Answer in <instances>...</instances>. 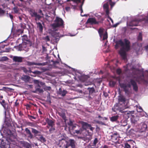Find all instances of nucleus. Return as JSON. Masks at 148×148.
I'll use <instances>...</instances> for the list:
<instances>
[{
	"label": "nucleus",
	"mask_w": 148,
	"mask_h": 148,
	"mask_svg": "<svg viewBox=\"0 0 148 148\" xmlns=\"http://www.w3.org/2000/svg\"><path fill=\"white\" fill-rule=\"evenodd\" d=\"M124 43L122 40H120L115 42V48L118 49L119 45L122 47L121 48L119 53L123 60H125L126 58V51H128L130 49V42L127 39L125 38L124 40Z\"/></svg>",
	"instance_id": "nucleus-1"
},
{
	"label": "nucleus",
	"mask_w": 148,
	"mask_h": 148,
	"mask_svg": "<svg viewBox=\"0 0 148 148\" xmlns=\"http://www.w3.org/2000/svg\"><path fill=\"white\" fill-rule=\"evenodd\" d=\"M132 85L133 87V90L135 91H137L138 90V87L135 81L132 79H131L130 81L126 84L124 83H121L120 84L121 87L123 89L124 92L125 93L128 94L130 91L129 89L127 88H130Z\"/></svg>",
	"instance_id": "nucleus-2"
},
{
	"label": "nucleus",
	"mask_w": 148,
	"mask_h": 148,
	"mask_svg": "<svg viewBox=\"0 0 148 148\" xmlns=\"http://www.w3.org/2000/svg\"><path fill=\"white\" fill-rule=\"evenodd\" d=\"M126 100L125 97L123 95H120L118 96V103L115 104L114 106V111H117V110L116 109V107L119 109L120 108H123L124 106H127L125 105Z\"/></svg>",
	"instance_id": "nucleus-3"
},
{
	"label": "nucleus",
	"mask_w": 148,
	"mask_h": 148,
	"mask_svg": "<svg viewBox=\"0 0 148 148\" xmlns=\"http://www.w3.org/2000/svg\"><path fill=\"white\" fill-rule=\"evenodd\" d=\"M116 109L117 110V111H119L122 113H124L123 116L126 119H128L129 118L130 115H131V112L127 111L126 110V109L128 108V106H124L123 108H120L119 109L118 108H116Z\"/></svg>",
	"instance_id": "nucleus-4"
},
{
	"label": "nucleus",
	"mask_w": 148,
	"mask_h": 148,
	"mask_svg": "<svg viewBox=\"0 0 148 148\" xmlns=\"http://www.w3.org/2000/svg\"><path fill=\"white\" fill-rule=\"evenodd\" d=\"M54 21L55 23L52 25V26L53 29H55L56 28L59 27L64 25V21L63 20L58 17L57 16L56 17Z\"/></svg>",
	"instance_id": "nucleus-5"
},
{
	"label": "nucleus",
	"mask_w": 148,
	"mask_h": 148,
	"mask_svg": "<svg viewBox=\"0 0 148 148\" xmlns=\"http://www.w3.org/2000/svg\"><path fill=\"white\" fill-rule=\"evenodd\" d=\"M75 141L74 140L70 139L67 141V144L64 145V148H68L71 146V148H76L75 145Z\"/></svg>",
	"instance_id": "nucleus-6"
},
{
	"label": "nucleus",
	"mask_w": 148,
	"mask_h": 148,
	"mask_svg": "<svg viewBox=\"0 0 148 148\" xmlns=\"http://www.w3.org/2000/svg\"><path fill=\"white\" fill-rule=\"evenodd\" d=\"M85 0H71L72 1H73L74 2L77 3L78 4L79 3H81V5L79 6V8L81 11V16H86L87 15L86 14H84V15H82V14L83 12V10L82 9V6L84 4V1Z\"/></svg>",
	"instance_id": "nucleus-7"
},
{
	"label": "nucleus",
	"mask_w": 148,
	"mask_h": 148,
	"mask_svg": "<svg viewBox=\"0 0 148 148\" xmlns=\"http://www.w3.org/2000/svg\"><path fill=\"white\" fill-rule=\"evenodd\" d=\"M86 23L89 24L91 25H98L99 24V22L95 17L89 18L88 19Z\"/></svg>",
	"instance_id": "nucleus-8"
},
{
	"label": "nucleus",
	"mask_w": 148,
	"mask_h": 148,
	"mask_svg": "<svg viewBox=\"0 0 148 148\" xmlns=\"http://www.w3.org/2000/svg\"><path fill=\"white\" fill-rule=\"evenodd\" d=\"M30 13L32 17H35V20L36 21H37V19L39 20L41 17L39 15L37 14V12L32 10H30Z\"/></svg>",
	"instance_id": "nucleus-9"
},
{
	"label": "nucleus",
	"mask_w": 148,
	"mask_h": 148,
	"mask_svg": "<svg viewBox=\"0 0 148 148\" xmlns=\"http://www.w3.org/2000/svg\"><path fill=\"white\" fill-rule=\"evenodd\" d=\"M119 134L116 132L113 133L112 135H111V139L113 142H116L118 141L119 139Z\"/></svg>",
	"instance_id": "nucleus-10"
},
{
	"label": "nucleus",
	"mask_w": 148,
	"mask_h": 148,
	"mask_svg": "<svg viewBox=\"0 0 148 148\" xmlns=\"http://www.w3.org/2000/svg\"><path fill=\"white\" fill-rule=\"evenodd\" d=\"M59 115L62 117V118L64 120V122L62 121V122L63 123L62 125H61V127H65L66 126V116L65 114L64 113L62 112H59Z\"/></svg>",
	"instance_id": "nucleus-11"
},
{
	"label": "nucleus",
	"mask_w": 148,
	"mask_h": 148,
	"mask_svg": "<svg viewBox=\"0 0 148 148\" xmlns=\"http://www.w3.org/2000/svg\"><path fill=\"white\" fill-rule=\"evenodd\" d=\"M103 8L106 12V15L108 16L109 14V5L108 3L104 4Z\"/></svg>",
	"instance_id": "nucleus-12"
},
{
	"label": "nucleus",
	"mask_w": 148,
	"mask_h": 148,
	"mask_svg": "<svg viewBox=\"0 0 148 148\" xmlns=\"http://www.w3.org/2000/svg\"><path fill=\"white\" fill-rule=\"evenodd\" d=\"M27 65L29 66H31L32 65H36L38 66H45L46 65L47 62L40 63H35L34 62H27Z\"/></svg>",
	"instance_id": "nucleus-13"
},
{
	"label": "nucleus",
	"mask_w": 148,
	"mask_h": 148,
	"mask_svg": "<svg viewBox=\"0 0 148 148\" xmlns=\"http://www.w3.org/2000/svg\"><path fill=\"white\" fill-rule=\"evenodd\" d=\"M23 58L20 56H14L13 58V61L19 63L22 62L23 61Z\"/></svg>",
	"instance_id": "nucleus-14"
},
{
	"label": "nucleus",
	"mask_w": 148,
	"mask_h": 148,
	"mask_svg": "<svg viewBox=\"0 0 148 148\" xmlns=\"http://www.w3.org/2000/svg\"><path fill=\"white\" fill-rule=\"evenodd\" d=\"M25 131L26 133L27 137L29 138L32 139L34 138L33 135L31 132L30 130L28 128L25 129Z\"/></svg>",
	"instance_id": "nucleus-15"
},
{
	"label": "nucleus",
	"mask_w": 148,
	"mask_h": 148,
	"mask_svg": "<svg viewBox=\"0 0 148 148\" xmlns=\"http://www.w3.org/2000/svg\"><path fill=\"white\" fill-rule=\"evenodd\" d=\"M82 127L81 128L83 131H86L89 127H90V124H89L87 123L82 122Z\"/></svg>",
	"instance_id": "nucleus-16"
},
{
	"label": "nucleus",
	"mask_w": 148,
	"mask_h": 148,
	"mask_svg": "<svg viewBox=\"0 0 148 148\" xmlns=\"http://www.w3.org/2000/svg\"><path fill=\"white\" fill-rule=\"evenodd\" d=\"M67 141L65 140L64 138H62L61 140H59V143L60 145V146H63L64 147V145H65L67 144Z\"/></svg>",
	"instance_id": "nucleus-17"
},
{
	"label": "nucleus",
	"mask_w": 148,
	"mask_h": 148,
	"mask_svg": "<svg viewBox=\"0 0 148 148\" xmlns=\"http://www.w3.org/2000/svg\"><path fill=\"white\" fill-rule=\"evenodd\" d=\"M36 87L37 88H36L35 90L33 91V92L34 93H37L38 92L40 93L43 92V90L42 89L40 88V86L39 84L37 85Z\"/></svg>",
	"instance_id": "nucleus-18"
},
{
	"label": "nucleus",
	"mask_w": 148,
	"mask_h": 148,
	"mask_svg": "<svg viewBox=\"0 0 148 148\" xmlns=\"http://www.w3.org/2000/svg\"><path fill=\"white\" fill-rule=\"evenodd\" d=\"M78 128H79V130H74V133H76L77 134H83L84 132V131L81 127L79 126Z\"/></svg>",
	"instance_id": "nucleus-19"
},
{
	"label": "nucleus",
	"mask_w": 148,
	"mask_h": 148,
	"mask_svg": "<svg viewBox=\"0 0 148 148\" xmlns=\"http://www.w3.org/2000/svg\"><path fill=\"white\" fill-rule=\"evenodd\" d=\"M68 125L70 126H72V129L73 130H75V128L77 127H79V126L77 125H73V122L71 120H69V121L68 123Z\"/></svg>",
	"instance_id": "nucleus-20"
},
{
	"label": "nucleus",
	"mask_w": 148,
	"mask_h": 148,
	"mask_svg": "<svg viewBox=\"0 0 148 148\" xmlns=\"http://www.w3.org/2000/svg\"><path fill=\"white\" fill-rule=\"evenodd\" d=\"M59 94L60 95L62 96H64L67 93V91L64 90H63L62 91V89L61 88H60L59 89Z\"/></svg>",
	"instance_id": "nucleus-21"
},
{
	"label": "nucleus",
	"mask_w": 148,
	"mask_h": 148,
	"mask_svg": "<svg viewBox=\"0 0 148 148\" xmlns=\"http://www.w3.org/2000/svg\"><path fill=\"white\" fill-rule=\"evenodd\" d=\"M95 16L99 20V21H98V22H99V23H103V22L104 20V18H103L101 16L99 15H95Z\"/></svg>",
	"instance_id": "nucleus-22"
},
{
	"label": "nucleus",
	"mask_w": 148,
	"mask_h": 148,
	"mask_svg": "<svg viewBox=\"0 0 148 148\" xmlns=\"http://www.w3.org/2000/svg\"><path fill=\"white\" fill-rule=\"evenodd\" d=\"M119 118V116L118 115L113 116L110 118V121L112 122H114L116 121Z\"/></svg>",
	"instance_id": "nucleus-23"
},
{
	"label": "nucleus",
	"mask_w": 148,
	"mask_h": 148,
	"mask_svg": "<svg viewBox=\"0 0 148 148\" xmlns=\"http://www.w3.org/2000/svg\"><path fill=\"white\" fill-rule=\"evenodd\" d=\"M37 27L39 28V31L40 32H42L43 29V27L40 22L36 23Z\"/></svg>",
	"instance_id": "nucleus-24"
},
{
	"label": "nucleus",
	"mask_w": 148,
	"mask_h": 148,
	"mask_svg": "<svg viewBox=\"0 0 148 148\" xmlns=\"http://www.w3.org/2000/svg\"><path fill=\"white\" fill-rule=\"evenodd\" d=\"M20 26L21 28V29H18V32H20L21 34L23 33V29L25 28V26L24 25L22 24V23H21L20 24Z\"/></svg>",
	"instance_id": "nucleus-25"
},
{
	"label": "nucleus",
	"mask_w": 148,
	"mask_h": 148,
	"mask_svg": "<svg viewBox=\"0 0 148 148\" xmlns=\"http://www.w3.org/2000/svg\"><path fill=\"white\" fill-rule=\"evenodd\" d=\"M46 122L49 126L52 127L54 125V122L51 120L48 119L46 120Z\"/></svg>",
	"instance_id": "nucleus-26"
},
{
	"label": "nucleus",
	"mask_w": 148,
	"mask_h": 148,
	"mask_svg": "<svg viewBox=\"0 0 148 148\" xmlns=\"http://www.w3.org/2000/svg\"><path fill=\"white\" fill-rule=\"evenodd\" d=\"M31 129L32 132L34 134V135L35 136H36L37 134L39 133V131L34 128H31Z\"/></svg>",
	"instance_id": "nucleus-27"
},
{
	"label": "nucleus",
	"mask_w": 148,
	"mask_h": 148,
	"mask_svg": "<svg viewBox=\"0 0 148 148\" xmlns=\"http://www.w3.org/2000/svg\"><path fill=\"white\" fill-rule=\"evenodd\" d=\"M87 90H89L90 94H92L95 91V90L93 87L92 88L88 87L87 88Z\"/></svg>",
	"instance_id": "nucleus-28"
},
{
	"label": "nucleus",
	"mask_w": 148,
	"mask_h": 148,
	"mask_svg": "<svg viewBox=\"0 0 148 148\" xmlns=\"http://www.w3.org/2000/svg\"><path fill=\"white\" fill-rule=\"evenodd\" d=\"M1 104L5 108H6L8 107V104L5 103L4 100H3L1 102Z\"/></svg>",
	"instance_id": "nucleus-29"
},
{
	"label": "nucleus",
	"mask_w": 148,
	"mask_h": 148,
	"mask_svg": "<svg viewBox=\"0 0 148 148\" xmlns=\"http://www.w3.org/2000/svg\"><path fill=\"white\" fill-rule=\"evenodd\" d=\"M121 125L123 126H126L127 124V122L126 120H122L121 121Z\"/></svg>",
	"instance_id": "nucleus-30"
},
{
	"label": "nucleus",
	"mask_w": 148,
	"mask_h": 148,
	"mask_svg": "<svg viewBox=\"0 0 148 148\" xmlns=\"http://www.w3.org/2000/svg\"><path fill=\"white\" fill-rule=\"evenodd\" d=\"M30 77L27 75H25L23 77V79L25 81H28L29 80Z\"/></svg>",
	"instance_id": "nucleus-31"
},
{
	"label": "nucleus",
	"mask_w": 148,
	"mask_h": 148,
	"mask_svg": "<svg viewBox=\"0 0 148 148\" xmlns=\"http://www.w3.org/2000/svg\"><path fill=\"white\" fill-rule=\"evenodd\" d=\"M23 145V146L26 148H29L30 147V144L27 142H24Z\"/></svg>",
	"instance_id": "nucleus-32"
},
{
	"label": "nucleus",
	"mask_w": 148,
	"mask_h": 148,
	"mask_svg": "<svg viewBox=\"0 0 148 148\" xmlns=\"http://www.w3.org/2000/svg\"><path fill=\"white\" fill-rule=\"evenodd\" d=\"M25 45L24 44H20L18 46L19 50L21 51L24 50V47Z\"/></svg>",
	"instance_id": "nucleus-33"
},
{
	"label": "nucleus",
	"mask_w": 148,
	"mask_h": 148,
	"mask_svg": "<svg viewBox=\"0 0 148 148\" xmlns=\"http://www.w3.org/2000/svg\"><path fill=\"white\" fill-rule=\"evenodd\" d=\"M38 139L42 142H45L46 141L45 138L42 135L39 137Z\"/></svg>",
	"instance_id": "nucleus-34"
},
{
	"label": "nucleus",
	"mask_w": 148,
	"mask_h": 148,
	"mask_svg": "<svg viewBox=\"0 0 148 148\" xmlns=\"http://www.w3.org/2000/svg\"><path fill=\"white\" fill-rule=\"evenodd\" d=\"M109 3V4L110 5L111 8L114 6L115 4V2H112V0H107Z\"/></svg>",
	"instance_id": "nucleus-35"
},
{
	"label": "nucleus",
	"mask_w": 148,
	"mask_h": 148,
	"mask_svg": "<svg viewBox=\"0 0 148 148\" xmlns=\"http://www.w3.org/2000/svg\"><path fill=\"white\" fill-rule=\"evenodd\" d=\"M142 127H141V129L143 130L144 131L146 130L147 128V125L144 123H143L142 124Z\"/></svg>",
	"instance_id": "nucleus-36"
},
{
	"label": "nucleus",
	"mask_w": 148,
	"mask_h": 148,
	"mask_svg": "<svg viewBox=\"0 0 148 148\" xmlns=\"http://www.w3.org/2000/svg\"><path fill=\"white\" fill-rule=\"evenodd\" d=\"M104 29L101 28H100L98 31L99 34L100 36H101L103 34Z\"/></svg>",
	"instance_id": "nucleus-37"
},
{
	"label": "nucleus",
	"mask_w": 148,
	"mask_h": 148,
	"mask_svg": "<svg viewBox=\"0 0 148 148\" xmlns=\"http://www.w3.org/2000/svg\"><path fill=\"white\" fill-rule=\"evenodd\" d=\"M124 148H131V146L128 143H124Z\"/></svg>",
	"instance_id": "nucleus-38"
},
{
	"label": "nucleus",
	"mask_w": 148,
	"mask_h": 148,
	"mask_svg": "<svg viewBox=\"0 0 148 148\" xmlns=\"http://www.w3.org/2000/svg\"><path fill=\"white\" fill-rule=\"evenodd\" d=\"M43 39L46 42L49 41L50 40L49 37L48 36H47L43 38Z\"/></svg>",
	"instance_id": "nucleus-39"
},
{
	"label": "nucleus",
	"mask_w": 148,
	"mask_h": 148,
	"mask_svg": "<svg viewBox=\"0 0 148 148\" xmlns=\"http://www.w3.org/2000/svg\"><path fill=\"white\" fill-rule=\"evenodd\" d=\"M108 38V35L107 32H106L103 36V40H104Z\"/></svg>",
	"instance_id": "nucleus-40"
},
{
	"label": "nucleus",
	"mask_w": 148,
	"mask_h": 148,
	"mask_svg": "<svg viewBox=\"0 0 148 148\" xmlns=\"http://www.w3.org/2000/svg\"><path fill=\"white\" fill-rule=\"evenodd\" d=\"M98 142V139L97 138H95L94 140L93 143V146H95L96 144Z\"/></svg>",
	"instance_id": "nucleus-41"
},
{
	"label": "nucleus",
	"mask_w": 148,
	"mask_h": 148,
	"mask_svg": "<svg viewBox=\"0 0 148 148\" xmlns=\"http://www.w3.org/2000/svg\"><path fill=\"white\" fill-rule=\"evenodd\" d=\"M13 10L15 13H17L18 12V8L16 7H14L13 8Z\"/></svg>",
	"instance_id": "nucleus-42"
},
{
	"label": "nucleus",
	"mask_w": 148,
	"mask_h": 148,
	"mask_svg": "<svg viewBox=\"0 0 148 148\" xmlns=\"http://www.w3.org/2000/svg\"><path fill=\"white\" fill-rule=\"evenodd\" d=\"M51 128L49 130V132L50 133H52L55 130V128L52 127H51Z\"/></svg>",
	"instance_id": "nucleus-43"
},
{
	"label": "nucleus",
	"mask_w": 148,
	"mask_h": 148,
	"mask_svg": "<svg viewBox=\"0 0 148 148\" xmlns=\"http://www.w3.org/2000/svg\"><path fill=\"white\" fill-rule=\"evenodd\" d=\"M116 72L119 75L121 73V70L120 69H118L116 70Z\"/></svg>",
	"instance_id": "nucleus-44"
},
{
	"label": "nucleus",
	"mask_w": 148,
	"mask_h": 148,
	"mask_svg": "<svg viewBox=\"0 0 148 148\" xmlns=\"http://www.w3.org/2000/svg\"><path fill=\"white\" fill-rule=\"evenodd\" d=\"M5 13V11L2 10L1 8H0V14H3Z\"/></svg>",
	"instance_id": "nucleus-45"
},
{
	"label": "nucleus",
	"mask_w": 148,
	"mask_h": 148,
	"mask_svg": "<svg viewBox=\"0 0 148 148\" xmlns=\"http://www.w3.org/2000/svg\"><path fill=\"white\" fill-rule=\"evenodd\" d=\"M32 73L35 74H39L41 73V72L38 71H35L34 72H32Z\"/></svg>",
	"instance_id": "nucleus-46"
},
{
	"label": "nucleus",
	"mask_w": 148,
	"mask_h": 148,
	"mask_svg": "<svg viewBox=\"0 0 148 148\" xmlns=\"http://www.w3.org/2000/svg\"><path fill=\"white\" fill-rule=\"evenodd\" d=\"M138 40H142V38L141 34L140 33L139 34L138 36Z\"/></svg>",
	"instance_id": "nucleus-47"
},
{
	"label": "nucleus",
	"mask_w": 148,
	"mask_h": 148,
	"mask_svg": "<svg viewBox=\"0 0 148 148\" xmlns=\"http://www.w3.org/2000/svg\"><path fill=\"white\" fill-rule=\"evenodd\" d=\"M143 111V109L141 107L139 106L137 110V111L138 112H141Z\"/></svg>",
	"instance_id": "nucleus-48"
},
{
	"label": "nucleus",
	"mask_w": 148,
	"mask_h": 148,
	"mask_svg": "<svg viewBox=\"0 0 148 148\" xmlns=\"http://www.w3.org/2000/svg\"><path fill=\"white\" fill-rule=\"evenodd\" d=\"M144 74L143 73L140 76V78H141V79L142 80H143L144 79Z\"/></svg>",
	"instance_id": "nucleus-49"
},
{
	"label": "nucleus",
	"mask_w": 148,
	"mask_h": 148,
	"mask_svg": "<svg viewBox=\"0 0 148 148\" xmlns=\"http://www.w3.org/2000/svg\"><path fill=\"white\" fill-rule=\"evenodd\" d=\"M23 70L25 73H26L28 72V70L25 68L23 67Z\"/></svg>",
	"instance_id": "nucleus-50"
},
{
	"label": "nucleus",
	"mask_w": 148,
	"mask_h": 148,
	"mask_svg": "<svg viewBox=\"0 0 148 148\" xmlns=\"http://www.w3.org/2000/svg\"><path fill=\"white\" fill-rule=\"evenodd\" d=\"M17 100L15 102L14 106L18 107L19 106V103L17 102Z\"/></svg>",
	"instance_id": "nucleus-51"
},
{
	"label": "nucleus",
	"mask_w": 148,
	"mask_h": 148,
	"mask_svg": "<svg viewBox=\"0 0 148 148\" xmlns=\"http://www.w3.org/2000/svg\"><path fill=\"white\" fill-rule=\"evenodd\" d=\"M28 116L29 117V118L30 119H31V118L32 119H36V117L34 116H29V115Z\"/></svg>",
	"instance_id": "nucleus-52"
},
{
	"label": "nucleus",
	"mask_w": 148,
	"mask_h": 148,
	"mask_svg": "<svg viewBox=\"0 0 148 148\" xmlns=\"http://www.w3.org/2000/svg\"><path fill=\"white\" fill-rule=\"evenodd\" d=\"M9 16L11 18V20H12L13 19V16L10 13H9L8 14Z\"/></svg>",
	"instance_id": "nucleus-53"
},
{
	"label": "nucleus",
	"mask_w": 148,
	"mask_h": 148,
	"mask_svg": "<svg viewBox=\"0 0 148 148\" xmlns=\"http://www.w3.org/2000/svg\"><path fill=\"white\" fill-rule=\"evenodd\" d=\"M65 10L67 11H69L70 10V8L69 7H66L65 8Z\"/></svg>",
	"instance_id": "nucleus-54"
},
{
	"label": "nucleus",
	"mask_w": 148,
	"mask_h": 148,
	"mask_svg": "<svg viewBox=\"0 0 148 148\" xmlns=\"http://www.w3.org/2000/svg\"><path fill=\"white\" fill-rule=\"evenodd\" d=\"M91 84V83L90 82H89L88 83H86V82L84 84V85L85 86H88V85H90Z\"/></svg>",
	"instance_id": "nucleus-55"
},
{
	"label": "nucleus",
	"mask_w": 148,
	"mask_h": 148,
	"mask_svg": "<svg viewBox=\"0 0 148 148\" xmlns=\"http://www.w3.org/2000/svg\"><path fill=\"white\" fill-rule=\"evenodd\" d=\"M45 88L46 90H50L51 89V88L50 86L46 87Z\"/></svg>",
	"instance_id": "nucleus-56"
},
{
	"label": "nucleus",
	"mask_w": 148,
	"mask_h": 148,
	"mask_svg": "<svg viewBox=\"0 0 148 148\" xmlns=\"http://www.w3.org/2000/svg\"><path fill=\"white\" fill-rule=\"evenodd\" d=\"M4 148H10V146L9 145L7 144L5 145L4 146Z\"/></svg>",
	"instance_id": "nucleus-57"
},
{
	"label": "nucleus",
	"mask_w": 148,
	"mask_h": 148,
	"mask_svg": "<svg viewBox=\"0 0 148 148\" xmlns=\"http://www.w3.org/2000/svg\"><path fill=\"white\" fill-rule=\"evenodd\" d=\"M89 128L90 130L92 131H93V130L94 129V128L92 127L91 126V125H90V127H89Z\"/></svg>",
	"instance_id": "nucleus-58"
},
{
	"label": "nucleus",
	"mask_w": 148,
	"mask_h": 148,
	"mask_svg": "<svg viewBox=\"0 0 148 148\" xmlns=\"http://www.w3.org/2000/svg\"><path fill=\"white\" fill-rule=\"evenodd\" d=\"M119 23H116V24H115L113 25V27H116L118 25H119Z\"/></svg>",
	"instance_id": "nucleus-59"
},
{
	"label": "nucleus",
	"mask_w": 148,
	"mask_h": 148,
	"mask_svg": "<svg viewBox=\"0 0 148 148\" xmlns=\"http://www.w3.org/2000/svg\"><path fill=\"white\" fill-rule=\"evenodd\" d=\"M96 123H98V124L101 123L103 125L105 124L103 123H102V122L100 123V122L99 121H96Z\"/></svg>",
	"instance_id": "nucleus-60"
},
{
	"label": "nucleus",
	"mask_w": 148,
	"mask_h": 148,
	"mask_svg": "<svg viewBox=\"0 0 148 148\" xmlns=\"http://www.w3.org/2000/svg\"><path fill=\"white\" fill-rule=\"evenodd\" d=\"M59 63V62L58 61H53V64H58Z\"/></svg>",
	"instance_id": "nucleus-61"
},
{
	"label": "nucleus",
	"mask_w": 148,
	"mask_h": 148,
	"mask_svg": "<svg viewBox=\"0 0 148 148\" xmlns=\"http://www.w3.org/2000/svg\"><path fill=\"white\" fill-rule=\"evenodd\" d=\"M132 121L134 123H136L137 122V121L134 120L133 119H132Z\"/></svg>",
	"instance_id": "nucleus-62"
},
{
	"label": "nucleus",
	"mask_w": 148,
	"mask_h": 148,
	"mask_svg": "<svg viewBox=\"0 0 148 148\" xmlns=\"http://www.w3.org/2000/svg\"><path fill=\"white\" fill-rule=\"evenodd\" d=\"M145 49L147 50L148 51V45L145 47Z\"/></svg>",
	"instance_id": "nucleus-63"
},
{
	"label": "nucleus",
	"mask_w": 148,
	"mask_h": 148,
	"mask_svg": "<svg viewBox=\"0 0 148 148\" xmlns=\"http://www.w3.org/2000/svg\"><path fill=\"white\" fill-rule=\"evenodd\" d=\"M34 82L35 83H39V81L38 80H34Z\"/></svg>",
	"instance_id": "nucleus-64"
}]
</instances>
